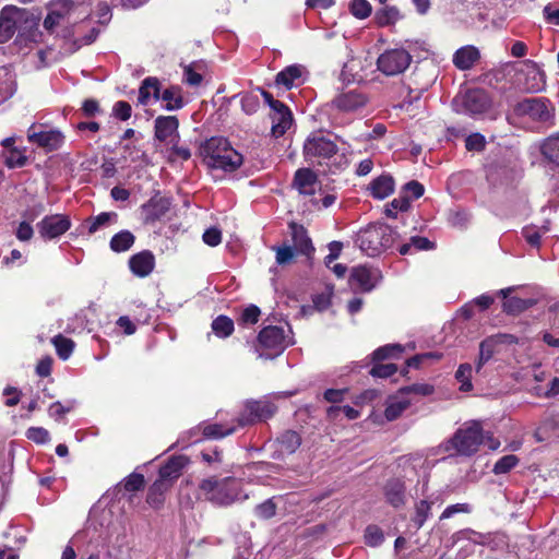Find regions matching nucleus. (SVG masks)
<instances>
[{
    "label": "nucleus",
    "instance_id": "nucleus-61",
    "mask_svg": "<svg viewBox=\"0 0 559 559\" xmlns=\"http://www.w3.org/2000/svg\"><path fill=\"white\" fill-rule=\"evenodd\" d=\"M465 146L468 151H481L485 146V138L479 133H473L466 138Z\"/></svg>",
    "mask_w": 559,
    "mask_h": 559
},
{
    "label": "nucleus",
    "instance_id": "nucleus-5",
    "mask_svg": "<svg viewBox=\"0 0 559 559\" xmlns=\"http://www.w3.org/2000/svg\"><path fill=\"white\" fill-rule=\"evenodd\" d=\"M554 116V108L545 98H524L513 105L510 119H525L537 122H548Z\"/></svg>",
    "mask_w": 559,
    "mask_h": 559
},
{
    "label": "nucleus",
    "instance_id": "nucleus-17",
    "mask_svg": "<svg viewBox=\"0 0 559 559\" xmlns=\"http://www.w3.org/2000/svg\"><path fill=\"white\" fill-rule=\"evenodd\" d=\"M294 187L300 194L304 195H316L320 183L317 175L309 168L298 169L294 177Z\"/></svg>",
    "mask_w": 559,
    "mask_h": 559
},
{
    "label": "nucleus",
    "instance_id": "nucleus-13",
    "mask_svg": "<svg viewBox=\"0 0 559 559\" xmlns=\"http://www.w3.org/2000/svg\"><path fill=\"white\" fill-rule=\"evenodd\" d=\"M519 76V82L526 92L537 93L543 91L546 85L544 71L533 61L525 62Z\"/></svg>",
    "mask_w": 559,
    "mask_h": 559
},
{
    "label": "nucleus",
    "instance_id": "nucleus-37",
    "mask_svg": "<svg viewBox=\"0 0 559 559\" xmlns=\"http://www.w3.org/2000/svg\"><path fill=\"white\" fill-rule=\"evenodd\" d=\"M56 352L60 359L67 360L73 353V349L75 347V343L61 334L56 335L51 340Z\"/></svg>",
    "mask_w": 559,
    "mask_h": 559
},
{
    "label": "nucleus",
    "instance_id": "nucleus-33",
    "mask_svg": "<svg viewBox=\"0 0 559 559\" xmlns=\"http://www.w3.org/2000/svg\"><path fill=\"white\" fill-rule=\"evenodd\" d=\"M499 346L495 343V341L491 338V336L485 338L480 345H479V357L476 362V372L478 373L483 366L489 361V359L493 356V354L497 352Z\"/></svg>",
    "mask_w": 559,
    "mask_h": 559
},
{
    "label": "nucleus",
    "instance_id": "nucleus-28",
    "mask_svg": "<svg viewBox=\"0 0 559 559\" xmlns=\"http://www.w3.org/2000/svg\"><path fill=\"white\" fill-rule=\"evenodd\" d=\"M151 96L156 100L159 99V82L156 78H146L143 80L139 90V103L141 105H147Z\"/></svg>",
    "mask_w": 559,
    "mask_h": 559
},
{
    "label": "nucleus",
    "instance_id": "nucleus-12",
    "mask_svg": "<svg viewBox=\"0 0 559 559\" xmlns=\"http://www.w3.org/2000/svg\"><path fill=\"white\" fill-rule=\"evenodd\" d=\"M380 280V272L365 265L354 266L349 275V286L355 292H370Z\"/></svg>",
    "mask_w": 559,
    "mask_h": 559
},
{
    "label": "nucleus",
    "instance_id": "nucleus-40",
    "mask_svg": "<svg viewBox=\"0 0 559 559\" xmlns=\"http://www.w3.org/2000/svg\"><path fill=\"white\" fill-rule=\"evenodd\" d=\"M213 332L219 337H227L234 331V322L226 316H219L212 322Z\"/></svg>",
    "mask_w": 559,
    "mask_h": 559
},
{
    "label": "nucleus",
    "instance_id": "nucleus-22",
    "mask_svg": "<svg viewBox=\"0 0 559 559\" xmlns=\"http://www.w3.org/2000/svg\"><path fill=\"white\" fill-rule=\"evenodd\" d=\"M272 120V134L274 136H282L292 126L293 116L286 105L277 107L271 112Z\"/></svg>",
    "mask_w": 559,
    "mask_h": 559
},
{
    "label": "nucleus",
    "instance_id": "nucleus-4",
    "mask_svg": "<svg viewBox=\"0 0 559 559\" xmlns=\"http://www.w3.org/2000/svg\"><path fill=\"white\" fill-rule=\"evenodd\" d=\"M485 442L480 424L471 421L463 425L449 441L448 449H453L460 455L471 456L475 454L479 445Z\"/></svg>",
    "mask_w": 559,
    "mask_h": 559
},
{
    "label": "nucleus",
    "instance_id": "nucleus-58",
    "mask_svg": "<svg viewBox=\"0 0 559 559\" xmlns=\"http://www.w3.org/2000/svg\"><path fill=\"white\" fill-rule=\"evenodd\" d=\"M241 107L243 111L251 115L257 111L259 107V98L253 94H246L241 97Z\"/></svg>",
    "mask_w": 559,
    "mask_h": 559
},
{
    "label": "nucleus",
    "instance_id": "nucleus-23",
    "mask_svg": "<svg viewBox=\"0 0 559 559\" xmlns=\"http://www.w3.org/2000/svg\"><path fill=\"white\" fill-rule=\"evenodd\" d=\"M301 444V438L296 431H285L277 438V450L275 451V459H281L285 455L293 454Z\"/></svg>",
    "mask_w": 559,
    "mask_h": 559
},
{
    "label": "nucleus",
    "instance_id": "nucleus-1",
    "mask_svg": "<svg viewBox=\"0 0 559 559\" xmlns=\"http://www.w3.org/2000/svg\"><path fill=\"white\" fill-rule=\"evenodd\" d=\"M204 164L211 169L231 173L243 162L242 155L224 138H211L201 147Z\"/></svg>",
    "mask_w": 559,
    "mask_h": 559
},
{
    "label": "nucleus",
    "instance_id": "nucleus-31",
    "mask_svg": "<svg viewBox=\"0 0 559 559\" xmlns=\"http://www.w3.org/2000/svg\"><path fill=\"white\" fill-rule=\"evenodd\" d=\"M404 484L400 479H392L385 486V497L395 508L404 503Z\"/></svg>",
    "mask_w": 559,
    "mask_h": 559
},
{
    "label": "nucleus",
    "instance_id": "nucleus-20",
    "mask_svg": "<svg viewBox=\"0 0 559 559\" xmlns=\"http://www.w3.org/2000/svg\"><path fill=\"white\" fill-rule=\"evenodd\" d=\"M289 228L296 252L310 257L314 248L305 227L296 223H290Z\"/></svg>",
    "mask_w": 559,
    "mask_h": 559
},
{
    "label": "nucleus",
    "instance_id": "nucleus-27",
    "mask_svg": "<svg viewBox=\"0 0 559 559\" xmlns=\"http://www.w3.org/2000/svg\"><path fill=\"white\" fill-rule=\"evenodd\" d=\"M169 210V202L167 199L158 198L151 199L143 205L146 222H155L164 216Z\"/></svg>",
    "mask_w": 559,
    "mask_h": 559
},
{
    "label": "nucleus",
    "instance_id": "nucleus-11",
    "mask_svg": "<svg viewBox=\"0 0 559 559\" xmlns=\"http://www.w3.org/2000/svg\"><path fill=\"white\" fill-rule=\"evenodd\" d=\"M276 412V406L267 401H251L245 406V411L238 417V425L243 427L257 421L271 418Z\"/></svg>",
    "mask_w": 559,
    "mask_h": 559
},
{
    "label": "nucleus",
    "instance_id": "nucleus-42",
    "mask_svg": "<svg viewBox=\"0 0 559 559\" xmlns=\"http://www.w3.org/2000/svg\"><path fill=\"white\" fill-rule=\"evenodd\" d=\"M534 305L532 299H521L519 297H512L503 302V310L507 313H519Z\"/></svg>",
    "mask_w": 559,
    "mask_h": 559
},
{
    "label": "nucleus",
    "instance_id": "nucleus-56",
    "mask_svg": "<svg viewBox=\"0 0 559 559\" xmlns=\"http://www.w3.org/2000/svg\"><path fill=\"white\" fill-rule=\"evenodd\" d=\"M144 486V476L142 474L133 473L129 475L124 480V488L128 491H136L142 489Z\"/></svg>",
    "mask_w": 559,
    "mask_h": 559
},
{
    "label": "nucleus",
    "instance_id": "nucleus-50",
    "mask_svg": "<svg viewBox=\"0 0 559 559\" xmlns=\"http://www.w3.org/2000/svg\"><path fill=\"white\" fill-rule=\"evenodd\" d=\"M365 539L369 546L374 547L383 542L384 536L382 531L378 526L369 525L365 531Z\"/></svg>",
    "mask_w": 559,
    "mask_h": 559
},
{
    "label": "nucleus",
    "instance_id": "nucleus-46",
    "mask_svg": "<svg viewBox=\"0 0 559 559\" xmlns=\"http://www.w3.org/2000/svg\"><path fill=\"white\" fill-rule=\"evenodd\" d=\"M518 463H519V459H518V456H515L513 454L502 456L501 459H499L496 462V464L492 468V472L496 475L506 474V473L510 472L513 467H515L518 465Z\"/></svg>",
    "mask_w": 559,
    "mask_h": 559
},
{
    "label": "nucleus",
    "instance_id": "nucleus-41",
    "mask_svg": "<svg viewBox=\"0 0 559 559\" xmlns=\"http://www.w3.org/2000/svg\"><path fill=\"white\" fill-rule=\"evenodd\" d=\"M403 348L400 344H388L376 349L372 354L373 360L380 361L388 358H396L402 354Z\"/></svg>",
    "mask_w": 559,
    "mask_h": 559
},
{
    "label": "nucleus",
    "instance_id": "nucleus-18",
    "mask_svg": "<svg viewBox=\"0 0 559 559\" xmlns=\"http://www.w3.org/2000/svg\"><path fill=\"white\" fill-rule=\"evenodd\" d=\"M179 121L176 116H158L154 121L155 138L159 141L178 138Z\"/></svg>",
    "mask_w": 559,
    "mask_h": 559
},
{
    "label": "nucleus",
    "instance_id": "nucleus-52",
    "mask_svg": "<svg viewBox=\"0 0 559 559\" xmlns=\"http://www.w3.org/2000/svg\"><path fill=\"white\" fill-rule=\"evenodd\" d=\"M397 371V367L394 364H378L372 367L370 374L378 378H389Z\"/></svg>",
    "mask_w": 559,
    "mask_h": 559
},
{
    "label": "nucleus",
    "instance_id": "nucleus-2",
    "mask_svg": "<svg viewBox=\"0 0 559 559\" xmlns=\"http://www.w3.org/2000/svg\"><path fill=\"white\" fill-rule=\"evenodd\" d=\"M394 240L395 231L390 226L377 224L361 230L356 243L367 255L374 257L391 248Z\"/></svg>",
    "mask_w": 559,
    "mask_h": 559
},
{
    "label": "nucleus",
    "instance_id": "nucleus-47",
    "mask_svg": "<svg viewBox=\"0 0 559 559\" xmlns=\"http://www.w3.org/2000/svg\"><path fill=\"white\" fill-rule=\"evenodd\" d=\"M317 192H319V197L313 195L311 199V203L317 210L330 207L337 199L335 193L324 192L321 188Z\"/></svg>",
    "mask_w": 559,
    "mask_h": 559
},
{
    "label": "nucleus",
    "instance_id": "nucleus-30",
    "mask_svg": "<svg viewBox=\"0 0 559 559\" xmlns=\"http://www.w3.org/2000/svg\"><path fill=\"white\" fill-rule=\"evenodd\" d=\"M159 98L166 103V110H177L183 107L182 90L179 86H170L163 91Z\"/></svg>",
    "mask_w": 559,
    "mask_h": 559
},
{
    "label": "nucleus",
    "instance_id": "nucleus-49",
    "mask_svg": "<svg viewBox=\"0 0 559 559\" xmlns=\"http://www.w3.org/2000/svg\"><path fill=\"white\" fill-rule=\"evenodd\" d=\"M255 515L260 519H271L276 513V504L273 499H267L255 507Z\"/></svg>",
    "mask_w": 559,
    "mask_h": 559
},
{
    "label": "nucleus",
    "instance_id": "nucleus-51",
    "mask_svg": "<svg viewBox=\"0 0 559 559\" xmlns=\"http://www.w3.org/2000/svg\"><path fill=\"white\" fill-rule=\"evenodd\" d=\"M276 252V262L280 265L288 264L295 257V250L290 246L274 247Z\"/></svg>",
    "mask_w": 559,
    "mask_h": 559
},
{
    "label": "nucleus",
    "instance_id": "nucleus-43",
    "mask_svg": "<svg viewBox=\"0 0 559 559\" xmlns=\"http://www.w3.org/2000/svg\"><path fill=\"white\" fill-rule=\"evenodd\" d=\"M472 365L469 364H462L460 365L459 369L455 372L456 380L461 383L460 390L467 392L472 390L473 385L471 382L472 379Z\"/></svg>",
    "mask_w": 559,
    "mask_h": 559
},
{
    "label": "nucleus",
    "instance_id": "nucleus-48",
    "mask_svg": "<svg viewBox=\"0 0 559 559\" xmlns=\"http://www.w3.org/2000/svg\"><path fill=\"white\" fill-rule=\"evenodd\" d=\"M350 12L358 19H366L371 13V5L367 0H353L350 3Z\"/></svg>",
    "mask_w": 559,
    "mask_h": 559
},
{
    "label": "nucleus",
    "instance_id": "nucleus-38",
    "mask_svg": "<svg viewBox=\"0 0 559 559\" xmlns=\"http://www.w3.org/2000/svg\"><path fill=\"white\" fill-rule=\"evenodd\" d=\"M235 430V425L210 424L203 427V435L206 438L219 439L231 435Z\"/></svg>",
    "mask_w": 559,
    "mask_h": 559
},
{
    "label": "nucleus",
    "instance_id": "nucleus-21",
    "mask_svg": "<svg viewBox=\"0 0 559 559\" xmlns=\"http://www.w3.org/2000/svg\"><path fill=\"white\" fill-rule=\"evenodd\" d=\"M305 73V68L300 64H293L286 67L284 70L276 74L275 83L277 85H283L287 90L293 88L294 86H298L302 84L304 79L302 75Z\"/></svg>",
    "mask_w": 559,
    "mask_h": 559
},
{
    "label": "nucleus",
    "instance_id": "nucleus-32",
    "mask_svg": "<svg viewBox=\"0 0 559 559\" xmlns=\"http://www.w3.org/2000/svg\"><path fill=\"white\" fill-rule=\"evenodd\" d=\"M135 237L129 230H121L110 240V249L115 252H124L134 243Z\"/></svg>",
    "mask_w": 559,
    "mask_h": 559
},
{
    "label": "nucleus",
    "instance_id": "nucleus-15",
    "mask_svg": "<svg viewBox=\"0 0 559 559\" xmlns=\"http://www.w3.org/2000/svg\"><path fill=\"white\" fill-rule=\"evenodd\" d=\"M70 219L60 214L44 217L37 225L39 235L45 239H53L69 230Z\"/></svg>",
    "mask_w": 559,
    "mask_h": 559
},
{
    "label": "nucleus",
    "instance_id": "nucleus-10",
    "mask_svg": "<svg viewBox=\"0 0 559 559\" xmlns=\"http://www.w3.org/2000/svg\"><path fill=\"white\" fill-rule=\"evenodd\" d=\"M27 10L16 5H4L0 10V44L8 43L15 34L17 24L26 20Z\"/></svg>",
    "mask_w": 559,
    "mask_h": 559
},
{
    "label": "nucleus",
    "instance_id": "nucleus-53",
    "mask_svg": "<svg viewBox=\"0 0 559 559\" xmlns=\"http://www.w3.org/2000/svg\"><path fill=\"white\" fill-rule=\"evenodd\" d=\"M27 439L36 443H46L49 441L50 436L47 429L43 427H31L26 431Z\"/></svg>",
    "mask_w": 559,
    "mask_h": 559
},
{
    "label": "nucleus",
    "instance_id": "nucleus-16",
    "mask_svg": "<svg viewBox=\"0 0 559 559\" xmlns=\"http://www.w3.org/2000/svg\"><path fill=\"white\" fill-rule=\"evenodd\" d=\"M368 98L357 90L342 92L332 100V106L342 112H355L365 107Z\"/></svg>",
    "mask_w": 559,
    "mask_h": 559
},
{
    "label": "nucleus",
    "instance_id": "nucleus-24",
    "mask_svg": "<svg viewBox=\"0 0 559 559\" xmlns=\"http://www.w3.org/2000/svg\"><path fill=\"white\" fill-rule=\"evenodd\" d=\"M411 403V400L400 390L397 395L390 396L386 400L384 411L385 418L390 421L395 420L409 407Z\"/></svg>",
    "mask_w": 559,
    "mask_h": 559
},
{
    "label": "nucleus",
    "instance_id": "nucleus-29",
    "mask_svg": "<svg viewBox=\"0 0 559 559\" xmlns=\"http://www.w3.org/2000/svg\"><path fill=\"white\" fill-rule=\"evenodd\" d=\"M371 194L384 199L394 191V180L391 176H380L370 183Z\"/></svg>",
    "mask_w": 559,
    "mask_h": 559
},
{
    "label": "nucleus",
    "instance_id": "nucleus-59",
    "mask_svg": "<svg viewBox=\"0 0 559 559\" xmlns=\"http://www.w3.org/2000/svg\"><path fill=\"white\" fill-rule=\"evenodd\" d=\"M183 81L191 86H198L202 82V75L189 64L183 68Z\"/></svg>",
    "mask_w": 559,
    "mask_h": 559
},
{
    "label": "nucleus",
    "instance_id": "nucleus-63",
    "mask_svg": "<svg viewBox=\"0 0 559 559\" xmlns=\"http://www.w3.org/2000/svg\"><path fill=\"white\" fill-rule=\"evenodd\" d=\"M131 106L129 103L124 100H119L114 106V114L116 117H118L120 120H128L131 117Z\"/></svg>",
    "mask_w": 559,
    "mask_h": 559
},
{
    "label": "nucleus",
    "instance_id": "nucleus-45",
    "mask_svg": "<svg viewBox=\"0 0 559 559\" xmlns=\"http://www.w3.org/2000/svg\"><path fill=\"white\" fill-rule=\"evenodd\" d=\"M430 510L431 504L426 500H421L416 504L415 515L412 519L416 530H419L425 524V522L430 515Z\"/></svg>",
    "mask_w": 559,
    "mask_h": 559
},
{
    "label": "nucleus",
    "instance_id": "nucleus-3",
    "mask_svg": "<svg viewBox=\"0 0 559 559\" xmlns=\"http://www.w3.org/2000/svg\"><path fill=\"white\" fill-rule=\"evenodd\" d=\"M199 488L206 500L218 506L233 503L239 495L238 483L230 477L221 480L215 478L204 479Z\"/></svg>",
    "mask_w": 559,
    "mask_h": 559
},
{
    "label": "nucleus",
    "instance_id": "nucleus-62",
    "mask_svg": "<svg viewBox=\"0 0 559 559\" xmlns=\"http://www.w3.org/2000/svg\"><path fill=\"white\" fill-rule=\"evenodd\" d=\"M525 240L535 248H538L540 245V231L535 227H525L522 231Z\"/></svg>",
    "mask_w": 559,
    "mask_h": 559
},
{
    "label": "nucleus",
    "instance_id": "nucleus-55",
    "mask_svg": "<svg viewBox=\"0 0 559 559\" xmlns=\"http://www.w3.org/2000/svg\"><path fill=\"white\" fill-rule=\"evenodd\" d=\"M402 393L407 396L408 393H415L418 395L427 396L433 393V386L426 383H417L406 388H403Z\"/></svg>",
    "mask_w": 559,
    "mask_h": 559
},
{
    "label": "nucleus",
    "instance_id": "nucleus-26",
    "mask_svg": "<svg viewBox=\"0 0 559 559\" xmlns=\"http://www.w3.org/2000/svg\"><path fill=\"white\" fill-rule=\"evenodd\" d=\"M188 462L189 460L185 455L173 456L164 466L160 467L159 477L166 481L179 477Z\"/></svg>",
    "mask_w": 559,
    "mask_h": 559
},
{
    "label": "nucleus",
    "instance_id": "nucleus-54",
    "mask_svg": "<svg viewBox=\"0 0 559 559\" xmlns=\"http://www.w3.org/2000/svg\"><path fill=\"white\" fill-rule=\"evenodd\" d=\"M424 186L418 181H409L404 186L403 192L400 195H407L411 199H418L424 194Z\"/></svg>",
    "mask_w": 559,
    "mask_h": 559
},
{
    "label": "nucleus",
    "instance_id": "nucleus-35",
    "mask_svg": "<svg viewBox=\"0 0 559 559\" xmlns=\"http://www.w3.org/2000/svg\"><path fill=\"white\" fill-rule=\"evenodd\" d=\"M542 153L549 162L559 165V133L550 135L544 141Z\"/></svg>",
    "mask_w": 559,
    "mask_h": 559
},
{
    "label": "nucleus",
    "instance_id": "nucleus-7",
    "mask_svg": "<svg viewBox=\"0 0 559 559\" xmlns=\"http://www.w3.org/2000/svg\"><path fill=\"white\" fill-rule=\"evenodd\" d=\"M337 151L335 142L321 134L309 136L304 144L305 158L311 163L321 164L324 159L334 156Z\"/></svg>",
    "mask_w": 559,
    "mask_h": 559
},
{
    "label": "nucleus",
    "instance_id": "nucleus-44",
    "mask_svg": "<svg viewBox=\"0 0 559 559\" xmlns=\"http://www.w3.org/2000/svg\"><path fill=\"white\" fill-rule=\"evenodd\" d=\"M408 209L409 198L407 195H399L385 206L384 213L388 217L395 218L397 211L405 212Z\"/></svg>",
    "mask_w": 559,
    "mask_h": 559
},
{
    "label": "nucleus",
    "instance_id": "nucleus-9",
    "mask_svg": "<svg viewBox=\"0 0 559 559\" xmlns=\"http://www.w3.org/2000/svg\"><path fill=\"white\" fill-rule=\"evenodd\" d=\"M412 61V56L404 49H390L381 53L377 60L378 70L385 75H397L404 72Z\"/></svg>",
    "mask_w": 559,
    "mask_h": 559
},
{
    "label": "nucleus",
    "instance_id": "nucleus-6",
    "mask_svg": "<svg viewBox=\"0 0 559 559\" xmlns=\"http://www.w3.org/2000/svg\"><path fill=\"white\" fill-rule=\"evenodd\" d=\"M452 105L457 114L476 116L484 114L489 108L490 100L485 91L474 88L456 95Z\"/></svg>",
    "mask_w": 559,
    "mask_h": 559
},
{
    "label": "nucleus",
    "instance_id": "nucleus-64",
    "mask_svg": "<svg viewBox=\"0 0 559 559\" xmlns=\"http://www.w3.org/2000/svg\"><path fill=\"white\" fill-rule=\"evenodd\" d=\"M543 14L549 24L559 25V7L547 4L543 10Z\"/></svg>",
    "mask_w": 559,
    "mask_h": 559
},
{
    "label": "nucleus",
    "instance_id": "nucleus-57",
    "mask_svg": "<svg viewBox=\"0 0 559 559\" xmlns=\"http://www.w3.org/2000/svg\"><path fill=\"white\" fill-rule=\"evenodd\" d=\"M5 164L10 168L22 167L26 164V156L23 155L20 151L12 148L9 155L5 157Z\"/></svg>",
    "mask_w": 559,
    "mask_h": 559
},
{
    "label": "nucleus",
    "instance_id": "nucleus-36",
    "mask_svg": "<svg viewBox=\"0 0 559 559\" xmlns=\"http://www.w3.org/2000/svg\"><path fill=\"white\" fill-rule=\"evenodd\" d=\"M117 213L115 212H103L95 217H91L86 221L90 234H95L100 228L108 226L110 223L117 221Z\"/></svg>",
    "mask_w": 559,
    "mask_h": 559
},
{
    "label": "nucleus",
    "instance_id": "nucleus-14",
    "mask_svg": "<svg viewBox=\"0 0 559 559\" xmlns=\"http://www.w3.org/2000/svg\"><path fill=\"white\" fill-rule=\"evenodd\" d=\"M27 140L47 151H55L62 146L64 135L59 130L36 131L35 124L27 130Z\"/></svg>",
    "mask_w": 559,
    "mask_h": 559
},
{
    "label": "nucleus",
    "instance_id": "nucleus-60",
    "mask_svg": "<svg viewBox=\"0 0 559 559\" xmlns=\"http://www.w3.org/2000/svg\"><path fill=\"white\" fill-rule=\"evenodd\" d=\"M73 406L74 402H69L67 405H63L60 402H55L49 406L48 413L51 417L59 418L71 412Z\"/></svg>",
    "mask_w": 559,
    "mask_h": 559
},
{
    "label": "nucleus",
    "instance_id": "nucleus-39",
    "mask_svg": "<svg viewBox=\"0 0 559 559\" xmlns=\"http://www.w3.org/2000/svg\"><path fill=\"white\" fill-rule=\"evenodd\" d=\"M374 19L380 26H386L399 21L401 14L396 7H385L376 12Z\"/></svg>",
    "mask_w": 559,
    "mask_h": 559
},
{
    "label": "nucleus",
    "instance_id": "nucleus-34",
    "mask_svg": "<svg viewBox=\"0 0 559 559\" xmlns=\"http://www.w3.org/2000/svg\"><path fill=\"white\" fill-rule=\"evenodd\" d=\"M169 488L168 481L160 478L154 481V484L151 486L146 501L154 508H158L163 503L162 496L163 493Z\"/></svg>",
    "mask_w": 559,
    "mask_h": 559
},
{
    "label": "nucleus",
    "instance_id": "nucleus-8",
    "mask_svg": "<svg viewBox=\"0 0 559 559\" xmlns=\"http://www.w3.org/2000/svg\"><path fill=\"white\" fill-rule=\"evenodd\" d=\"M259 344L267 352L260 356L272 358L281 354L288 345L285 330L281 326L269 325L261 330L258 336Z\"/></svg>",
    "mask_w": 559,
    "mask_h": 559
},
{
    "label": "nucleus",
    "instance_id": "nucleus-25",
    "mask_svg": "<svg viewBox=\"0 0 559 559\" xmlns=\"http://www.w3.org/2000/svg\"><path fill=\"white\" fill-rule=\"evenodd\" d=\"M479 59V51L474 46H465L456 50L453 56V63L460 70L471 69Z\"/></svg>",
    "mask_w": 559,
    "mask_h": 559
},
{
    "label": "nucleus",
    "instance_id": "nucleus-19",
    "mask_svg": "<svg viewBox=\"0 0 559 559\" xmlns=\"http://www.w3.org/2000/svg\"><path fill=\"white\" fill-rule=\"evenodd\" d=\"M155 265V258L150 251H142L132 255L129 260V266L131 272L139 276L145 277L150 275Z\"/></svg>",
    "mask_w": 559,
    "mask_h": 559
}]
</instances>
